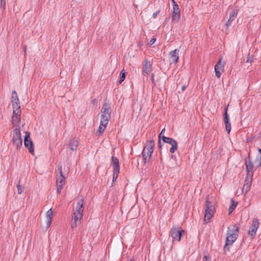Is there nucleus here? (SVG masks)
<instances>
[{"label":"nucleus","instance_id":"nucleus-35","mask_svg":"<svg viewBox=\"0 0 261 261\" xmlns=\"http://www.w3.org/2000/svg\"><path fill=\"white\" fill-rule=\"evenodd\" d=\"M258 152L260 153V161H259V166H261V148H258Z\"/></svg>","mask_w":261,"mask_h":261},{"label":"nucleus","instance_id":"nucleus-4","mask_svg":"<svg viewBox=\"0 0 261 261\" xmlns=\"http://www.w3.org/2000/svg\"><path fill=\"white\" fill-rule=\"evenodd\" d=\"M84 202L82 199L77 201L76 206V210L73 214L71 220V227L72 229H75L81 224L83 216Z\"/></svg>","mask_w":261,"mask_h":261},{"label":"nucleus","instance_id":"nucleus-36","mask_svg":"<svg viewBox=\"0 0 261 261\" xmlns=\"http://www.w3.org/2000/svg\"><path fill=\"white\" fill-rule=\"evenodd\" d=\"M186 88V85H183L182 87H181V90L182 91H184Z\"/></svg>","mask_w":261,"mask_h":261},{"label":"nucleus","instance_id":"nucleus-23","mask_svg":"<svg viewBox=\"0 0 261 261\" xmlns=\"http://www.w3.org/2000/svg\"><path fill=\"white\" fill-rule=\"evenodd\" d=\"M79 146V142L75 139L70 140L69 143V148L72 151H76Z\"/></svg>","mask_w":261,"mask_h":261},{"label":"nucleus","instance_id":"nucleus-24","mask_svg":"<svg viewBox=\"0 0 261 261\" xmlns=\"http://www.w3.org/2000/svg\"><path fill=\"white\" fill-rule=\"evenodd\" d=\"M126 72L124 69L122 70L120 73L119 80L117 82V85L121 84L123 82L125 78Z\"/></svg>","mask_w":261,"mask_h":261},{"label":"nucleus","instance_id":"nucleus-21","mask_svg":"<svg viewBox=\"0 0 261 261\" xmlns=\"http://www.w3.org/2000/svg\"><path fill=\"white\" fill-rule=\"evenodd\" d=\"M238 14V11L233 10L230 13L229 19L225 23V25L228 27L231 25L232 21L234 20Z\"/></svg>","mask_w":261,"mask_h":261},{"label":"nucleus","instance_id":"nucleus-7","mask_svg":"<svg viewBox=\"0 0 261 261\" xmlns=\"http://www.w3.org/2000/svg\"><path fill=\"white\" fill-rule=\"evenodd\" d=\"M12 142L16 148H19L22 145L21 133L19 128H16L13 130V136Z\"/></svg>","mask_w":261,"mask_h":261},{"label":"nucleus","instance_id":"nucleus-5","mask_svg":"<svg viewBox=\"0 0 261 261\" xmlns=\"http://www.w3.org/2000/svg\"><path fill=\"white\" fill-rule=\"evenodd\" d=\"M215 211V207L214 204L210 201L209 198L207 197L205 203L204 217L203 220L205 223H207L210 222V220L214 216Z\"/></svg>","mask_w":261,"mask_h":261},{"label":"nucleus","instance_id":"nucleus-22","mask_svg":"<svg viewBox=\"0 0 261 261\" xmlns=\"http://www.w3.org/2000/svg\"><path fill=\"white\" fill-rule=\"evenodd\" d=\"M53 211L50 208L46 213V228H48L51 225L53 218Z\"/></svg>","mask_w":261,"mask_h":261},{"label":"nucleus","instance_id":"nucleus-13","mask_svg":"<svg viewBox=\"0 0 261 261\" xmlns=\"http://www.w3.org/2000/svg\"><path fill=\"white\" fill-rule=\"evenodd\" d=\"M162 140L164 142L168 143L171 145V147L170 149V152L171 153H173L177 150V142L174 139L163 136Z\"/></svg>","mask_w":261,"mask_h":261},{"label":"nucleus","instance_id":"nucleus-16","mask_svg":"<svg viewBox=\"0 0 261 261\" xmlns=\"http://www.w3.org/2000/svg\"><path fill=\"white\" fill-rule=\"evenodd\" d=\"M65 178L63 175H60L57 179V191L58 194H60L63 189V186L65 184Z\"/></svg>","mask_w":261,"mask_h":261},{"label":"nucleus","instance_id":"nucleus-20","mask_svg":"<svg viewBox=\"0 0 261 261\" xmlns=\"http://www.w3.org/2000/svg\"><path fill=\"white\" fill-rule=\"evenodd\" d=\"M179 52L178 49H175L174 50L169 53V55L172 63L176 64L178 62L179 59Z\"/></svg>","mask_w":261,"mask_h":261},{"label":"nucleus","instance_id":"nucleus-30","mask_svg":"<svg viewBox=\"0 0 261 261\" xmlns=\"http://www.w3.org/2000/svg\"><path fill=\"white\" fill-rule=\"evenodd\" d=\"M156 41V39L155 38H151V39L149 41V44L151 45H152L154 42L155 41Z\"/></svg>","mask_w":261,"mask_h":261},{"label":"nucleus","instance_id":"nucleus-3","mask_svg":"<svg viewBox=\"0 0 261 261\" xmlns=\"http://www.w3.org/2000/svg\"><path fill=\"white\" fill-rule=\"evenodd\" d=\"M239 227L235 225H232L228 227L225 244L224 246L225 251H229V247L232 246L237 239L239 234Z\"/></svg>","mask_w":261,"mask_h":261},{"label":"nucleus","instance_id":"nucleus-6","mask_svg":"<svg viewBox=\"0 0 261 261\" xmlns=\"http://www.w3.org/2000/svg\"><path fill=\"white\" fill-rule=\"evenodd\" d=\"M154 147V143L153 140H150L148 143L144 147L142 155L144 164H146L150 161L151 154L153 152Z\"/></svg>","mask_w":261,"mask_h":261},{"label":"nucleus","instance_id":"nucleus-37","mask_svg":"<svg viewBox=\"0 0 261 261\" xmlns=\"http://www.w3.org/2000/svg\"><path fill=\"white\" fill-rule=\"evenodd\" d=\"M259 136L261 137V132H260Z\"/></svg>","mask_w":261,"mask_h":261},{"label":"nucleus","instance_id":"nucleus-17","mask_svg":"<svg viewBox=\"0 0 261 261\" xmlns=\"http://www.w3.org/2000/svg\"><path fill=\"white\" fill-rule=\"evenodd\" d=\"M151 71V65L148 60H145L143 64L142 74L144 76H147Z\"/></svg>","mask_w":261,"mask_h":261},{"label":"nucleus","instance_id":"nucleus-34","mask_svg":"<svg viewBox=\"0 0 261 261\" xmlns=\"http://www.w3.org/2000/svg\"><path fill=\"white\" fill-rule=\"evenodd\" d=\"M151 82L153 84H154V74H151Z\"/></svg>","mask_w":261,"mask_h":261},{"label":"nucleus","instance_id":"nucleus-25","mask_svg":"<svg viewBox=\"0 0 261 261\" xmlns=\"http://www.w3.org/2000/svg\"><path fill=\"white\" fill-rule=\"evenodd\" d=\"M237 204H238L237 202L235 201L232 199H231L230 205L229 207L228 208V212H229V214L233 212V211L236 207Z\"/></svg>","mask_w":261,"mask_h":261},{"label":"nucleus","instance_id":"nucleus-19","mask_svg":"<svg viewBox=\"0 0 261 261\" xmlns=\"http://www.w3.org/2000/svg\"><path fill=\"white\" fill-rule=\"evenodd\" d=\"M227 111V108H226L224 114V121L225 125V129L227 133L229 134L231 130V124L229 120V117Z\"/></svg>","mask_w":261,"mask_h":261},{"label":"nucleus","instance_id":"nucleus-18","mask_svg":"<svg viewBox=\"0 0 261 261\" xmlns=\"http://www.w3.org/2000/svg\"><path fill=\"white\" fill-rule=\"evenodd\" d=\"M252 177L246 176L245 183L242 188V192L246 194L250 189L252 184Z\"/></svg>","mask_w":261,"mask_h":261},{"label":"nucleus","instance_id":"nucleus-1","mask_svg":"<svg viewBox=\"0 0 261 261\" xmlns=\"http://www.w3.org/2000/svg\"><path fill=\"white\" fill-rule=\"evenodd\" d=\"M11 102L13 108V117L12 122L14 126H18L20 123V116L21 111L19 100L18 98L16 91H13L12 93Z\"/></svg>","mask_w":261,"mask_h":261},{"label":"nucleus","instance_id":"nucleus-27","mask_svg":"<svg viewBox=\"0 0 261 261\" xmlns=\"http://www.w3.org/2000/svg\"><path fill=\"white\" fill-rule=\"evenodd\" d=\"M253 61V56L249 54L247 56L246 62L251 63Z\"/></svg>","mask_w":261,"mask_h":261},{"label":"nucleus","instance_id":"nucleus-9","mask_svg":"<svg viewBox=\"0 0 261 261\" xmlns=\"http://www.w3.org/2000/svg\"><path fill=\"white\" fill-rule=\"evenodd\" d=\"M184 233V230L178 226H174L170 230V236L173 241L179 242L181 240L182 233Z\"/></svg>","mask_w":261,"mask_h":261},{"label":"nucleus","instance_id":"nucleus-12","mask_svg":"<svg viewBox=\"0 0 261 261\" xmlns=\"http://www.w3.org/2000/svg\"><path fill=\"white\" fill-rule=\"evenodd\" d=\"M112 165L113 168V180H115L119 173L120 167L119 160L116 157H112Z\"/></svg>","mask_w":261,"mask_h":261},{"label":"nucleus","instance_id":"nucleus-26","mask_svg":"<svg viewBox=\"0 0 261 261\" xmlns=\"http://www.w3.org/2000/svg\"><path fill=\"white\" fill-rule=\"evenodd\" d=\"M6 3L5 0H0V10L4 11L6 9Z\"/></svg>","mask_w":261,"mask_h":261},{"label":"nucleus","instance_id":"nucleus-31","mask_svg":"<svg viewBox=\"0 0 261 261\" xmlns=\"http://www.w3.org/2000/svg\"><path fill=\"white\" fill-rule=\"evenodd\" d=\"M203 261H211L210 258L208 257L206 255L203 256Z\"/></svg>","mask_w":261,"mask_h":261},{"label":"nucleus","instance_id":"nucleus-2","mask_svg":"<svg viewBox=\"0 0 261 261\" xmlns=\"http://www.w3.org/2000/svg\"><path fill=\"white\" fill-rule=\"evenodd\" d=\"M111 107L107 104H104L101 110L100 122L98 129V135H101L106 128L108 122L111 118Z\"/></svg>","mask_w":261,"mask_h":261},{"label":"nucleus","instance_id":"nucleus-8","mask_svg":"<svg viewBox=\"0 0 261 261\" xmlns=\"http://www.w3.org/2000/svg\"><path fill=\"white\" fill-rule=\"evenodd\" d=\"M225 65V61L223 59L222 57H221L218 63L215 65L214 69L215 76L219 79L222 74V73L224 71V66Z\"/></svg>","mask_w":261,"mask_h":261},{"label":"nucleus","instance_id":"nucleus-33","mask_svg":"<svg viewBox=\"0 0 261 261\" xmlns=\"http://www.w3.org/2000/svg\"><path fill=\"white\" fill-rule=\"evenodd\" d=\"M58 170L59 171V172H60V175H63V172H62V166L60 165L59 168H58Z\"/></svg>","mask_w":261,"mask_h":261},{"label":"nucleus","instance_id":"nucleus-29","mask_svg":"<svg viewBox=\"0 0 261 261\" xmlns=\"http://www.w3.org/2000/svg\"><path fill=\"white\" fill-rule=\"evenodd\" d=\"M165 132V129L163 128V129H162V130H161L160 134H159V143L160 142V139H162L163 136H164Z\"/></svg>","mask_w":261,"mask_h":261},{"label":"nucleus","instance_id":"nucleus-28","mask_svg":"<svg viewBox=\"0 0 261 261\" xmlns=\"http://www.w3.org/2000/svg\"><path fill=\"white\" fill-rule=\"evenodd\" d=\"M17 188L18 194H21L23 192V187H21L19 184H18L17 185Z\"/></svg>","mask_w":261,"mask_h":261},{"label":"nucleus","instance_id":"nucleus-11","mask_svg":"<svg viewBox=\"0 0 261 261\" xmlns=\"http://www.w3.org/2000/svg\"><path fill=\"white\" fill-rule=\"evenodd\" d=\"M259 220L257 218L253 219L252 223L250 226L248 231V234L252 237H254L256 233V231L259 227Z\"/></svg>","mask_w":261,"mask_h":261},{"label":"nucleus","instance_id":"nucleus-10","mask_svg":"<svg viewBox=\"0 0 261 261\" xmlns=\"http://www.w3.org/2000/svg\"><path fill=\"white\" fill-rule=\"evenodd\" d=\"M248 159H245V165L247 171L246 176L253 177L254 171V166L250 160V153H248Z\"/></svg>","mask_w":261,"mask_h":261},{"label":"nucleus","instance_id":"nucleus-14","mask_svg":"<svg viewBox=\"0 0 261 261\" xmlns=\"http://www.w3.org/2000/svg\"><path fill=\"white\" fill-rule=\"evenodd\" d=\"M30 138V134L29 132H25L24 139V144L31 153L34 151L33 143Z\"/></svg>","mask_w":261,"mask_h":261},{"label":"nucleus","instance_id":"nucleus-32","mask_svg":"<svg viewBox=\"0 0 261 261\" xmlns=\"http://www.w3.org/2000/svg\"><path fill=\"white\" fill-rule=\"evenodd\" d=\"M159 13H160V10H158L156 12H155V13H154L152 15L153 17L154 18H156Z\"/></svg>","mask_w":261,"mask_h":261},{"label":"nucleus","instance_id":"nucleus-15","mask_svg":"<svg viewBox=\"0 0 261 261\" xmlns=\"http://www.w3.org/2000/svg\"><path fill=\"white\" fill-rule=\"evenodd\" d=\"M173 3V13L172 15V21L177 22L180 18V10L178 5L176 3L174 0H171Z\"/></svg>","mask_w":261,"mask_h":261}]
</instances>
